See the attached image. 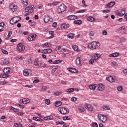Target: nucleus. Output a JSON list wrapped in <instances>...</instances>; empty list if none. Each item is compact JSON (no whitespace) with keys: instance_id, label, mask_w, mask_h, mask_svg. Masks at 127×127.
<instances>
[{"instance_id":"nucleus-1","label":"nucleus","mask_w":127,"mask_h":127,"mask_svg":"<svg viewBox=\"0 0 127 127\" xmlns=\"http://www.w3.org/2000/svg\"><path fill=\"white\" fill-rule=\"evenodd\" d=\"M99 46H100V43L96 41H93L92 42L88 44L89 48H90V49H92V50L99 48Z\"/></svg>"},{"instance_id":"nucleus-2","label":"nucleus","mask_w":127,"mask_h":127,"mask_svg":"<svg viewBox=\"0 0 127 127\" xmlns=\"http://www.w3.org/2000/svg\"><path fill=\"white\" fill-rule=\"evenodd\" d=\"M67 9V7L64 4H62L58 8V12L59 13H62V12H64L66 11Z\"/></svg>"},{"instance_id":"nucleus-3","label":"nucleus","mask_w":127,"mask_h":127,"mask_svg":"<svg viewBox=\"0 0 127 127\" xmlns=\"http://www.w3.org/2000/svg\"><path fill=\"white\" fill-rule=\"evenodd\" d=\"M58 111L62 114V115H65V114H68L69 113V109L65 107H59L58 108Z\"/></svg>"},{"instance_id":"nucleus-4","label":"nucleus","mask_w":127,"mask_h":127,"mask_svg":"<svg viewBox=\"0 0 127 127\" xmlns=\"http://www.w3.org/2000/svg\"><path fill=\"white\" fill-rule=\"evenodd\" d=\"M20 19H21L20 17H15L10 20V23L12 25L15 24V23H17L18 21H20Z\"/></svg>"},{"instance_id":"nucleus-5","label":"nucleus","mask_w":127,"mask_h":127,"mask_svg":"<svg viewBox=\"0 0 127 127\" xmlns=\"http://www.w3.org/2000/svg\"><path fill=\"white\" fill-rule=\"evenodd\" d=\"M126 13V8H122L120 11L117 10L115 14L117 15L118 16H123V15H125V13Z\"/></svg>"},{"instance_id":"nucleus-6","label":"nucleus","mask_w":127,"mask_h":127,"mask_svg":"<svg viewBox=\"0 0 127 127\" xmlns=\"http://www.w3.org/2000/svg\"><path fill=\"white\" fill-rule=\"evenodd\" d=\"M98 118L102 123H107V116L101 114H98Z\"/></svg>"},{"instance_id":"nucleus-7","label":"nucleus","mask_w":127,"mask_h":127,"mask_svg":"<svg viewBox=\"0 0 127 127\" xmlns=\"http://www.w3.org/2000/svg\"><path fill=\"white\" fill-rule=\"evenodd\" d=\"M32 71L30 69H24L23 70V75L25 76V77H29V76H30L32 75Z\"/></svg>"},{"instance_id":"nucleus-8","label":"nucleus","mask_w":127,"mask_h":127,"mask_svg":"<svg viewBox=\"0 0 127 127\" xmlns=\"http://www.w3.org/2000/svg\"><path fill=\"white\" fill-rule=\"evenodd\" d=\"M9 9L12 12H15L17 10V6L15 5L14 3H12L9 6Z\"/></svg>"},{"instance_id":"nucleus-9","label":"nucleus","mask_w":127,"mask_h":127,"mask_svg":"<svg viewBox=\"0 0 127 127\" xmlns=\"http://www.w3.org/2000/svg\"><path fill=\"white\" fill-rule=\"evenodd\" d=\"M33 7H34V6L33 5L26 7L25 9V12L32 13V12H33Z\"/></svg>"},{"instance_id":"nucleus-10","label":"nucleus","mask_w":127,"mask_h":127,"mask_svg":"<svg viewBox=\"0 0 127 127\" xmlns=\"http://www.w3.org/2000/svg\"><path fill=\"white\" fill-rule=\"evenodd\" d=\"M17 48L18 51L20 52H23L24 51V49H25V47L22 45V44H19L17 45Z\"/></svg>"},{"instance_id":"nucleus-11","label":"nucleus","mask_w":127,"mask_h":127,"mask_svg":"<svg viewBox=\"0 0 127 127\" xmlns=\"http://www.w3.org/2000/svg\"><path fill=\"white\" fill-rule=\"evenodd\" d=\"M36 37V34H35L30 35L28 37V40H29V41H34V40H35Z\"/></svg>"},{"instance_id":"nucleus-12","label":"nucleus","mask_w":127,"mask_h":127,"mask_svg":"<svg viewBox=\"0 0 127 127\" xmlns=\"http://www.w3.org/2000/svg\"><path fill=\"white\" fill-rule=\"evenodd\" d=\"M75 62L77 66H78V67L82 66V64H81V58L80 57H78L76 58Z\"/></svg>"},{"instance_id":"nucleus-13","label":"nucleus","mask_w":127,"mask_h":127,"mask_svg":"<svg viewBox=\"0 0 127 127\" xmlns=\"http://www.w3.org/2000/svg\"><path fill=\"white\" fill-rule=\"evenodd\" d=\"M85 107L86 108V109H87L88 111H93L94 109L93 106L90 104H85Z\"/></svg>"},{"instance_id":"nucleus-14","label":"nucleus","mask_w":127,"mask_h":127,"mask_svg":"<svg viewBox=\"0 0 127 127\" xmlns=\"http://www.w3.org/2000/svg\"><path fill=\"white\" fill-rule=\"evenodd\" d=\"M11 72V67H6L4 69L3 72L4 74L6 75H9V73Z\"/></svg>"},{"instance_id":"nucleus-15","label":"nucleus","mask_w":127,"mask_h":127,"mask_svg":"<svg viewBox=\"0 0 127 127\" xmlns=\"http://www.w3.org/2000/svg\"><path fill=\"white\" fill-rule=\"evenodd\" d=\"M69 27H70V25L69 24L64 23L61 25V28L62 30L65 29V28H69Z\"/></svg>"},{"instance_id":"nucleus-16","label":"nucleus","mask_w":127,"mask_h":127,"mask_svg":"<svg viewBox=\"0 0 127 127\" xmlns=\"http://www.w3.org/2000/svg\"><path fill=\"white\" fill-rule=\"evenodd\" d=\"M105 89V86L102 84H99L97 85L98 91H103Z\"/></svg>"},{"instance_id":"nucleus-17","label":"nucleus","mask_w":127,"mask_h":127,"mask_svg":"<svg viewBox=\"0 0 127 127\" xmlns=\"http://www.w3.org/2000/svg\"><path fill=\"white\" fill-rule=\"evenodd\" d=\"M106 80L107 81L110 82V83H114V82H115V79H114V77H113V76L106 77Z\"/></svg>"},{"instance_id":"nucleus-18","label":"nucleus","mask_w":127,"mask_h":127,"mask_svg":"<svg viewBox=\"0 0 127 127\" xmlns=\"http://www.w3.org/2000/svg\"><path fill=\"white\" fill-rule=\"evenodd\" d=\"M78 17L76 15H70L68 16V19L69 20H75V19H77Z\"/></svg>"},{"instance_id":"nucleus-19","label":"nucleus","mask_w":127,"mask_h":127,"mask_svg":"<svg viewBox=\"0 0 127 127\" xmlns=\"http://www.w3.org/2000/svg\"><path fill=\"white\" fill-rule=\"evenodd\" d=\"M52 50L51 49H45L43 50V53L46 54V53H51Z\"/></svg>"},{"instance_id":"nucleus-20","label":"nucleus","mask_w":127,"mask_h":127,"mask_svg":"<svg viewBox=\"0 0 127 127\" xmlns=\"http://www.w3.org/2000/svg\"><path fill=\"white\" fill-rule=\"evenodd\" d=\"M30 102V100L28 98H24L22 100V103L23 104H25V105H26V104H28V103Z\"/></svg>"},{"instance_id":"nucleus-21","label":"nucleus","mask_w":127,"mask_h":127,"mask_svg":"<svg viewBox=\"0 0 127 127\" xmlns=\"http://www.w3.org/2000/svg\"><path fill=\"white\" fill-rule=\"evenodd\" d=\"M34 65H35V66H36L37 67H40V66H41V65H42V64H41V63L37 62V61L35 60L34 62Z\"/></svg>"},{"instance_id":"nucleus-22","label":"nucleus","mask_w":127,"mask_h":127,"mask_svg":"<svg viewBox=\"0 0 127 127\" xmlns=\"http://www.w3.org/2000/svg\"><path fill=\"white\" fill-rule=\"evenodd\" d=\"M120 55L118 52H115L114 53L110 54L109 55L110 57H118Z\"/></svg>"},{"instance_id":"nucleus-23","label":"nucleus","mask_w":127,"mask_h":127,"mask_svg":"<svg viewBox=\"0 0 127 127\" xmlns=\"http://www.w3.org/2000/svg\"><path fill=\"white\" fill-rule=\"evenodd\" d=\"M68 70L69 71V72L71 73H78V70L72 68H68Z\"/></svg>"},{"instance_id":"nucleus-24","label":"nucleus","mask_w":127,"mask_h":127,"mask_svg":"<svg viewBox=\"0 0 127 127\" xmlns=\"http://www.w3.org/2000/svg\"><path fill=\"white\" fill-rule=\"evenodd\" d=\"M115 4H116V2H115V1L110 2V3L107 4V7L108 8L112 7L114 6Z\"/></svg>"},{"instance_id":"nucleus-25","label":"nucleus","mask_w":127,"mask_h":127,"mask_svg":"<svg viewBox=\"0 0 127 127\" xmlns=\"http://www.w3.org/2000/svg\"><path fill=\"white\" fill-rule=\"evenodd\" d=\"M33 120H34V121H37V122H42V121H43L42 119L38 117H33Z\"/></svg>"},{"instance_id":"nucleus-26","label":"nucleus","mask_w":127,"mask_h":127,"mask_svg":"<svg viewBox=\"0 0 127 127\" xmlns=\"http://www.w3.org/2000/svg\"><path fill=\"white\" fill-rule=\"evenodd\" d=\"M75 91V88H70L67 89L65 92L66 93H73Z\"/></svg>"},{"instance_id":"nucleus-27","label":"nucleus","mask_w":127,"mask_h":127,"mask_svg":"<svg viewBox=\"0 0 127 127\" xmlns=\"http://www.w3.org/2000/svg\"><path fill=\"white\" fill-rule=\"evenodd\" d=\"M9 62H10V61L8 59H5L3 62V65H8V64H9Z\"/></svg>"},{"instance_id":"nucleus-28","label":"nucleus","mask_w":127,"mask_h":127,"mask_svg":"<svg viewBox=\"0 0 127 127\" xmlns=\"http://www.w3.org/2000/svg\"><path fill=\"white\" fill-rule=\"evenodd\" d=\"M9 77V74H6V73L2 74L0 75V78H8Z\"/></svg>"},{"instance_id":"nucleus-29","label":"nucleus","mask_w":127,"mask_h":127,"mask_svg":"<svg viewBox=\"0 0 127 127\" xmlns=\"http://www.w3.org/2000/svg\"><path fill=\"white\" fill-rule=\"evenodd\" d=\"M92 57L94 60H97V59H99V58H100V55L99 54H96L93 56Z\"/></svg>"},{"instance_id":"nucleus-30","label":"nucleus","mask_w":127,"mask_h":127,"mask_svg":"<svg viewBox=\"0 0 127 127\" xmlns=\"http://www.w3.org/2000/svg\"><path fill=\"white\" fill-rule=\"evenodd\" d=\"M87 20L88 21L93 22V21H95V18L92 17L91 16H89L87 18Z\"/></svg>"},{"instance_id":"nucleus-31","label":"nucleus","mask_w":127,"mask_h":127,"mask_svg":"<svg viewBox=\"0 0 127 127\" xmlns=\"http://www.w3.org/2000/svg\"><path fill=\"white\" fill-rule=\"evenodd\" d=\"M67 37L68 38H70L71 39H73L75 37V34L73 33H70L67 35Z\"/></svg>"},{"instance_id":"nucleus-32","label":"nucleus","mask_w":127,"mask_h":127,"mask_svg":"<svg viewBox=\"0 0 127 127\" xmlns=\"http://www.w3.org/2000/svg\"><path fill=\"white\" fill-rule=\"evenodd\" d=\"M62 105V102L61 101H57L55 102V106L56 107H60Z\"/></svg>"},{"instance_id":"nucleus-33","label":"nucleus","mask_w":127,"mask_h":127,"mask_svg":"<svg viewBox=\"0 0 127 127\" xmlns=\"http://www.w3.org/2000/svg\"><path fill=\"white\" fill-rule=\"evenodd\" d=\"M12 34V32L11 31H9L8 34L6 37V39L8 40V39H9L10 38V37L11 36V35Z\"/></svg>"},{"instance_id":"nucleus-34","label":"nucleus","mask_w":127,"mask_h":127,"mask_svg":"<svg viewBox=\"0 0 127 127\" xmlns=\"http://www.w3.org/2000/svg\"><path fill=\"white\" fill-rule=\"evenodd\" d=\"M14 126L15 127H23V126H22V124L20 123H15L14 124Z\"/></svg>"},{"instance_id":"nucleus-35","label":"nucleus","mask_w":127,"mask_h":127,"mask_svg":"<svg viewBox=\"0 0 127 127\" xmlns=\"http://www.w3.org/2000/svg\"><path fill=\"white\" fill-rule=\"evenodd\" d=\"M22 3L24 6H27V5H28V1H27V0H23Z\"/></svg>"},{"instance_id":"nucleus-36","label":"nucleus","mask_w":127,"mask_h":127,"mask_svg":"<svg viewBox=\"0 0 127 127\" xmlns=\"http://www.w3.org/2000/svg\"><path fill=\"white\" fill-rule=\"evenodd\" d=\"M89 87L90 90H93V91H95V90H96V85H90Z\"/></svg>"},{"instance_id":"nucleus-37","label":"nucleus","mask_w":127,"mask_h":127,"mask_svg":"<svg viewBox=\"0 0 127 127\" xmlns=\"http://www.w3.org/2000/svg\"><path fill=\"white\" fill-rule=\"evenodd\" d=\"M44 21L45 23H47L49 21V17L48 16H46L44 19Z\"/></svg>"},{"instance_id":"nucleus-38","label":"nucleus","mask_w":127,"mask_h":127,"mask_svg":"<svg viewBox=\"0 0 127 127\" xmlns=\"http://www.w3.org/2000/svg\"><path fill=\"white\" fill-rule=\"evenodd\" d=\"M72 48L74 51H79V47L76 45H74L72 46Z\"/></svg>"},{"instance_id":"nucleus-39","label":"nucleus","mask_w":127,"mask_h":127,"mask_svg":"<svg viewBox=\"0 0 127 127\" xmlns=\"http://www.w3.org/2000/svg\"><path fill=\"white\" fill-rule=\"evenodd\" d=\"M74 23L75 24H78L79 25H80V24H82V21L81 20H75L74 21Z\"/></svg>"},{"instance_id":"nucleus-40","label":"nucleus","mask_w":127,"mask_h":127,"mask_svg":"<svg viewBox=\"0 0 127 127\" xmlns=\"http://www.w3.org/2000/svg\"><path fill=\"white\" fill-rule=\"evenodd\" d=\"M63 120H64V121H68L71 120V117L69 116H64L63 118Z\"/></svg>"},{"instance_id":"nucleus-41","label":"nucleus","mask_w":127,"mask_h":127,"mask_svg":"<svg viewBox=\"0 0 127 127\" xmlns=\"http://www.w3.org/2000/svg\"><path fill=\"white\" fill-rule=\"evenodd\" d=\"M62 61L61 60H57L53 62V64H58V63H61Z\"/></svg>"},{"instance_id":"nucleus-42","label":"nucleus","mask_w":127,"mask_h":127,"mask_svg":"<svg viewBox=\"0 0 127 127\" xmlns=\"http://www.w3.org/2000/svg\"><path fill=\"white\" fill-rule=\"evenodd\" d=\"M102 108L103 109H104V110H111V108H110V107L107 105H103Z\"/></svg>"},{"instance_id":"nucleus-43","label":"nucleus","mask_w":127,"mask_h":127,"mask_svg":"<svg viewBox=\"0 0 127 127\" xmlns=\"http://www.w3.org/2000/svg\"><path fill=\"white\" fill-rule=\"evenodd\" d=\"M78 111H79V112H81V113H83V112H85V108L82 107H79L78 108Z\"/></svg>"},{"instance_id":"nucleus-44","label":"nucleus","mask_w":127,"mask_h":127,"mask_svg":"<svg viewBox=\"0 0 127 127\" xmlns=\"http://www.w3.org/2000/svg\"><path fill=\"white\" fill-rule=\"evenodd\" d=\"M39 82H40V80L37 79V77H35V79L33 81V83H34V84H37V83H39Z\"/></svg>"},{"instance_id":"nucleus-45","label":"nucleus","mask_w":127,"mask_h":127,"mask_svg":"<svg viewBox=\"0 0 127 127\" xmlns=\"http://www.w3.org/2000/svg\"><path fill=\"white\" fill-rule=\"evenodd\" d=\"M42 47H49V43H45L42 45Z\"/></svg>"},{"instance_id":"nucleus-46","label":"nucleus","mask_w":127,"mask_h":127,"mask_svg":"<svg viewBox=\"0 0 127 127\" xmlns=\"http://www.w3.org/2000/svg\"><path fill=\"white\" fill-rule=\"evenodd\" d=\"M45 104H46V105H50V100H49L48 99H46L45 100Z\"/></svg>"},{"instance_id":"nucleus-47","label":"nucleus","mask_w":127,"mask_h":127,"mask_svg":"<svg viewBox=\"0 0 127 127\" xmlns=\"http://www.w3.org/2000/svg\"><path fill=\"white\" fill-rule=\"evenodd\" d=\"M64 124V121H58L56 122V124L58 125H63Z\"/></svg>"},{"instance_id":"nucleus-48","label":"nucleus","mask_w":127,"mask_h":127,"mask_svg":"<svg viewBox=\"0 0 127 127\" xmlns=\"http://www.w3.org/2000/svg\"><path fill=\"white\" fill-rule=\"evenodd\" d=\"M10 110L14 111V112H19V109H17V108H14V107H11L10 108Z\"/></svg>"},{"instance_id":"nucleus-49","label":"nucleus","mask_w":127,"mask_h":127,"mask_svg":"<svg viewBox=\"0 0 127 127\" xmlns=\"http://www.w3.org/2000/svg\"><path fill=\"white\" fill-rule=\"evenodd\" d=\"M86 11V10L85 9H82V10H80L77 11V13H84Z\"/></svg>"},{"instance_id":"nucleus-50","label":"nucleus","mask_w":127,"mask_h":127,"mask_svg":"<svg viewBox=\"0 0 127 127\" xmlns=\"http://www.w3.org/2000/svg\"><path fill=\"white\" fill-rule=\"evenodd\" d=\"M2 52L4 54H8V52H7V51H6V50H5V49H2Z\"/></svg>"},{"instance_id":"nucleus-51","label":"nucleus","mask_w":127,"mask_h":127,"mask_svg":"<svg viewBox=\"0 0 127 127\" xmlns=\"http://www.w3.org/2000/svg\"><path fill=\"white\" fill-rule=\"evenodd\" d=\"M123 90V87L122 86H118L117 87V90L118 92H121Z\"/></svg>"},{"instance_id":"nucleus-52","label":"nucleus","mask_w":127,"mask_h":127,"mask_svg":"<svg viewBox=\"0 0 127 127\" xmlns=\"http://www.w3.org/2000/svg\"><path fill=\"white\" fill-rule=\"evenodd\" d=\"M58 68L57 67H55L54 68H53L52 71H51V73L52 74H54V73H55V71H56V70H57Z\"/></svg>"},{"instance_id":"nucleus-53","label":"nucleus","mask_w":127,"mask_h":127,"mask_svg":"<svg viewBox=\"0 0 127 127\" xmlns=\"http://www.w3.org/2000/svg\"><path fill=\"white\" fill-rule=\"evenodd\" d=\"M71 102H76V101H77V98L75 97H72L71 99Z\"/></svg>"},{"instance_id":"nucleus-54","label":"nucleus","mask_w":127,"mask_h":127,"mask_svg":"<svg viewBox=\"0 0 127 127\" xmlns=\"http://www.w3.org/2000/svg\"><path fill=\"white\" fill-rule=\"evenodd\" d=\"M41 90L42 91H46V90H47V87L46 86H43Z\"/></svg>"},{"instance_id":"nucleus-55","label":"nucleus","mask_w":127,"mask_h":127,"mask_svg":"<svg viewBox=\"0 0 127 127\" xmlns=\"http://www.w3.org/2000/svg\"><path fill=\"white\" fill-rule=\"evenodd\" d=\"M17 60H23V57L20 56V57H17Z\"/></svg>"},{"instance_id":"nucleus-56","label":"nucleus","mask_w":127,"mask_h":127,"mask_svg":"<svg viewBox=\"0 0 127 127\" xmlns=\"http://www.w3.org/2000/svg\"><path fill=\"white\" fill-rule=\"evenodd\" d=\"M5 84H6V82H4V81H0V86H3V85H5Z\"/></svg>"},{"instance_id":"nucleus-57","label":"nucleus","mask_w":127,"mask_h":127,"mask_svg":"<svg viewBox=\"0 0 127 127\" xmlns=\"http://www.w3.org/2000/svg\"><path fill=\"white\" fill-rule=\"evenodd\" d=\"M89 35V36H94V32L92 31H90Z\"/></svg>"},{"instance_id":"nucleus-58","label":"nucleus","mask_w":127,"mask_h":127,"mask_svg":"<svg viewBox=\"0 0 127 127\" xmlns=\"http://www.w3.org/2000/svg\"><path fill=\"white\" fill-rule=\"evenodd\" d=\"M61 84H62V85H67V82L64 81V80H62L61 82Z\"/></svg>"},{"instance_id":"nucleus-59","label":"nucleus","mask_w":127,"mask_h":127,"mask_svg":"<svg viewBox=\"0 0 127 127\" xmlns=\"http://www.w3.org/2000/svg\"><path fill=\"white\" fill-rule=\"evenodd\" d=\"M92 127H98V124L97 123H93L92 126Z\"/></svg>"},{"instance_id":"nucleus-60","label":"nucleus","mask_w":127,"mask_h":127,"mask_svg":"<svg viewBox=\"0 0 127 127\" xmlns=\"http://www.w3.org/2000/svg\"><path fill=\"white\" fill-rule=\"evenodd\" d=\"M52 5H54L55 6H56L58 4V2H53L52 3Z\"/></svg>"},{"instance_id":"nucleus-61","label":"nucleus","mask_w":127,"mask_h":127,"mask_svg":"<svg viewBox=\"0 0 127 127\" xmlns=\"http://www.w3.org/2000/svg\"><path fill=\"white\" fill-rule=\"evenodd\" d=\"M102 33L103 35H107V34H108V32L106 30L103 31Z\"/></svg>"},{"instance_id":"nucleus-62","label":"nucleus","mask_w":127,"mask_h":127,"mask_svg":"<svg viewBox=\"0 0 127 127\" xmlns=\"http://www.w3.org/2000/svg\"><path fill=\"white\" fill-rule=\"evenodd\" d=\"M68 98H62L61 99V101H68Z\"/></svg>"},{"instance_id":"nucleus-63","label":"nucleus","mask_w":127,"mask_h":127,"mask_svg":"<svg viewBox=\"0 0 127 127\" xmlns=\"http://www.w3.org/2000/svg\"><path fill=\"white\" fill-rule=\"evenodd\" d=\"M54 95H55V96H59L60 93H59L58 92H56L54 93Z\"/></svg>"},{"instance_id":"nucleus-64","label":"nucleus","mask_w":127,"mask_h":127,"mask_svg":"<svg viewBox=\"0 0 127 127\" xmlns=\"http://www.w3.org/2000/svg\"><path fill=\"white\" fill-rule=\"evenodd\" d=\"M48 120H53V116H52L51 115L48 116Z\"/></svg>"}]
</instances>
